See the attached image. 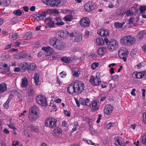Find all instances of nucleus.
<instances>
[{"instance_id":"1","label":"nucleus","mask_w":146,"mask_h":146,"mask_svg":"<svg viewBox=\"0 0 146 146\" xmlns=\"http://www.w3.org/2000/svg\"><path fill=\"white\" fill-rule=\"evenodd\" d=\"M84 88L85 85L83 82L79 80H75L69 85L67 91L71 94H76L82 93Z\"/></svg>"},{"instance_id":"2","label":"nucleus","mask_w":146,"mask_h":146,"mask_svg":"<svg viewBox=\"0 0 146 146\" xmlns=\"http://www.w3.org/2000/svg\"><path fill=\"white\" fill-rule=\"evenodd\" d=\"M39 109L36 105H34L30 109L29 111L31 113L29 115V120L32 121H35L39 116Z\"/></svg>"},{"instance_id":"3","label":"nucleus","mask_w":146,"mask_h":146,"mask_svg":"<svg viewBox=\"0 0 146 146\" xmlns=\"http://www.w3.org/2000/svg\"><path fill=\"white\" fill-rule=\"evenodd\" d=\"M128 50L125 48L122 47L120 48L118 52V54L119 57L122 58L124 61L126 60V58L128 55Z\"/></svg>"},{"instance_id":"4","label":"nucleus","mask_w":146,"mask_h":146,"mask_svg":"<svg viewBox=\"0 0 146 146\" xmlns=\"http://www.w3.org/2000/svg\"><path fill=\"white\" fill-rule=\"evenodd\" d=\"M118 44V42L116 40L112 39L109 42L108 46V49L110 51L112 52L117 48Z\"/></svg>"},{"instance_id":"5","label":"nucleus","mask_w":146,"mask_h":146,"mask_svg":"<svg viewBox=\"0 0 146 146\" xmlns=\"http://www.w3.org/2000/svg\"><path fill=\"white\" fill-rule=\"evenodd\" d=\"M37 102L41 106H47L46 98L44 97L41 95H38L36 98Z\"/></svg>"},{"instance_id":"6","label":"nucleus","mask_w":146,"mask_h":146,"mask_svg":"<svg viewBox=\"0 0 146 146\" xmlns=\"http://www.w3.org/2000/svg\"><path fill=\"white\" fill-rule=\"evenodd\" d=\"M95 7L94 3L92 1H89L85 5L84 8L86 11H90L94 9Z\"/></svg>"},{"instance_id":"7","label":"nucleus","mask_w":146,"mask_h":146,"mask_svg":"<svg viewBox=\"0 0 146 146\" xmlns=\"http://www.w3.org/2000/svg\"><path fill=\"white\" fill-rule=\"evenodd\" d=\"M66 45L64 42L58 39H55V48L62 50L66 48Z\"/></svg>"},{"instance_id":"8","label":"nucleus","mask_w":146,"mask_h":146,"mask_svg":"<svg viewBox=\"0 0 146 146\" xmlns=\"http://www.w3.org/2000/svg\"><path fill=\"white\" fill-rule=\"evenodd\" d=\"M89 81L91 84L94 86H98L101 83L100 78L95 77L93 76L90 77Z\"/></svg>"},{"instance_id":"9","label":"nucleus","mask_w":146,"mask_h":146,"mask_svg":"<svg viewBox=\"0 0 146 146\" xmlns=\"http://www.w3.org/2000/svg\"><path fill=\"white\" fill-rule=\"evenodd\" d=\"M99 103L97 100H96L92 101V104L89 105L91 111L92 112H95L99 109Z\"/></svg>"},{"instance_id":"10","label":"nucleus","mask_w":146,"mask_h":146,"mask_svg":"<svg viewBox=\"0 0 146 146\" xmlns=\"http://www.w3.org/2000/svg\"><path fill=\"white\" fill-rule=\"evenodd\" d=\"M90 23L89 19L87 17L82 18L80 21V25L84 27H88L90 25Z\"/></svg>"},{"instance_id":"11","label":"nucleus","mask_w":146,"mask_h":146,"mask_svg":"<svg viewBox=\"0 0 146 146\" xmlns=\"http://www.w3.org/2000/svg\"><path fill=\"white\" fill-rule=\"evenodd\" d=\"M55 119L52 117H49L46 119L45 121V125L50 128L55 127Z\"/></svg>"},{"instance_id":"12","label":"nucleus","mask_w":146,"mask_h":146,"mask_svg":"<svg viewBox=\"0 0 146 146\" xmlns=\"http://www.w3.org/2000/svg\"><path fill=\"white\" fill-rule=\"evenodd\" d=\"M68 32L66 31H60L56 33L57 37L60 38H66L67 37Z\"/></svg>"},{"instance_id":"13","label":"nucleus","mask_w":146,"mask_h":146,"mask_svg":"<svg viewBox=\"0 0 146 146\" xmlns=\"http://www.w3.org/2000/svg\"><path fill=\"white\" fill-rule=\"evenodd\" d=\"M115 144L116 146H125L124 139L121 137H117L114 139Z\"/></svg>"},{"instance_id":"14","label":"nucleus","mask_w":146,"mask_h":146,"mask_svg":"<svg viewBox=\"0 0 146 146\" xmlns=\"http://www.w3.org/2000/svg\"><path fill=\"white\" fill-rule=\"evenodd\" d=\"M113 109L114 108L111 105H107L104 108V112L106 115H109L112 112Z\"/></svg>"},{"instance_id":"15","label":"nucleus","mask_w":146,"mask_h":146,"mask_svg":"<svg viewBox=\"0 0 146 146\" xmlns=\"http://www.w3.org/2000/svg\"><path fill=\"white\" fill-rule=\"evenodd\" d=\"M97 33L101 36H106L109 35L108 31L104 29L98 30Z\"/></svg>"},{"instance_id":"16","label":"nucleus","mask_w":146,"mask_h":146,"mask_svg":"<svg viewBox=\"0 0 146 146\" xmlns=\"http://www.w3.org/2000/svg\"><path fill=\"white\" fill-rule=\"evenodd\" d=\"M42 49L45 52V55L46 56L50 55L53 52V50L49 46L43 47Z\"/></svg>"},{"instance_id":"17","label":"nucleus","mask_w":146,"mask_h":146,"mask_svg":"<svg viewBox=\"0 0 146 146\" xmlns=\"http://www.w3.org/2000/svg\"><path fill=\"white\" fill-rule=\"evenodd\" d=\"M129 40L128 36H123L120 39V43L124 45L128 46Z\"/></svg>"},{"instance_id":"18","label":"nucleus","mask_w":146,"mask_h":146,"mask_svg":"<svg viewBox=\"0 0 146 146\" xmlns=\"http://www.w3.org/2000/svg\"><path fill=\"white\" fill-rule=\"evenodd\" d=\"M45 21V23H47V25L49 27H52L54 26V21H53V19L50 17L46 19Z\"/></svg>"},{"instance_id":"19","label":"nucleus","mask_w":146,"mask_h":146,"mask_svg":"<svg viewBox=\"0 0 146 146\" xmlns=\"http://www.w3.org/2000/svg\"><path fill=\"white\" fill-rule=\"evenodd\" d=\"M82 36L78 34L77 36H75L74 38H72V40L74 42H79L82 40Z\"/></svg>"},{"instance_id":"20","label":"nucleus","mask_w":146,"mask_h":146,"mask_svg":"<svg viewBox=\"0 0 146 146\" xmlns=\"http://www.w3.org/2000/svg\"><path fill=\"white\" fill-rule=\"evenodd\" d=\"M43 3L47 5L53 7L55 5V0H42Z\"/></svg>"},{"instance_id":"21","label":"nucleus","mask_w":146,"mask_h":146,"mask_svg":"<svg viewBox=\"0 0 146 146\" xmlns=\"http://www.w3.org/2000/svg\"><path fill=\"white\" fill-rule=\"evenodd\" d=\"M27 70L29 71H33L36 67L35 64L34 63L29 64L27 63Z\"/></svg>"},{"instance_id":"22","label":"nucleus","mask_w":146,"mask_h":146,"mask_svg":"<svg viewBox=\"0 0 146 146\" xmlns=\"http://www.w3.org/2000/svg\"><path fill=\"white\" fill-rule=\"evenodd\" d=\"M146 34L145 31H141L138 33L136 36V38L139 40H141Z\"/></svg>"},{"instance_id":"23","label":"nucleus","mask_w":146,"mask_h":146,"mask_svg":"<svg viewBox=\"0 0 146 146\" xmlns=\"http://www.w3.org/2000/svg\"><path fill=\"white\" fill-rule=\"evenodd\" d=\"M7 89V85L5 83L0 84V94L5 92Z\"/></svg>"},{"instance_id":"24","label":"nucleus","mask_w":146,"mask_h":146,"mask_svg":"<svg viewBox=\"0 0 146 146\" xmlns=\"http://www.w3.org/2000/svg\"><path fill=\"white\" fill-rule=\"evenodd\" d=\"M80 103L83 105L88 106L87 104L90 101V99L87 98L86 100H85L83 98H80L79 100Z\"/></svg>"},{"instance_id":"25","label":"nucleus","mask_w":146,"mask_h":146,"mask_svg":"<svg viewBox=\"0 0 146 146\" xmlns=\"http://www.w3.org/2000/svg\"><path fill=\"white\" fill-rule=\"evenodd\" d=\"M28 80L25 77L23 78L22 79V83L21 84L22 88H26L28 85Z\"/></svg>"},{"instance_id":"26","label":"nucleus","mask_w":146,"mask_h":146,"mask_svg":"<svg viewBox=\"0 0 146 146\" xmlns=\"http://www.w3.org/2000/svg\"><path fill=\"white\" fill-rule=\"evenodd\" d=\"M107 50V48H106L102 47L99 48L97 50V52L99 55H102L104 53H106Z\"/></svg>"},{"instance_id":"27","label":"nucleus","mask_w":146,"mask_h":146,"mask_svg":"<svg viewBox=\"0 0 146 146\" xmlns=\"http://www.w3.org/2000/svg\"><path fill=\"white\" fill-rule=\"evenodd\" d=\"M71 58L66 56H64L60 58L62 62L66 63H69L72 60Z\"/></svg>"},{"instance_id":"28","label":"nucleus","mask_w":146,"mask_h":146,"mask_svg":"<svg viewBox=\"0 0 146 146\" xmlns=\"http://www.w3.org/2000/svg\"><path fill=\"white\" fill-rule=\"evenodd\" d=\"M11 3V0H0V5H8Z\"/></svg>"},{"instance_id":"29","label":"nucleus","mask_w":146,"mask_h":146,"mask_svg":"<svg viewBox=\"0 0 146 146\" xmlns=\"http://www.w3.org/2000/svg\"><path fill=\"white\" fill-rule=\"evenodd\" d=\"M129 38V42L128 46H130L133 44L135 41V38L132 36L131 35H128Z\"/></svg>"},{"instance_id":"30","label":"nucleus","mask_w":146,"mask_h":146,"mask_svg":"<svg viewBox=\"0 0 146 146\" xmlns=\"http://www.w3.org/2000/svg\"><path fill=\"white\" fill-rule=\"evenodd\" d=\"M96 44L99 45H102L104 43V39L101 37L97 38L96 41Z\"/></svg>"},{"instance_id":"31","label":"nucleus","mask_w":146,"mask_h":146,"mask_svg":"<svg viewBox=\"0 0 146 146\" xmlns=\"http://www.w3.org/2000/svg\"><path fill=\"white\" fill-rule=\"evenodd\" d=\"M125 22H123L121 23L119 22H115L114 24L115 27L117 28H121L123 27V25L125 23Z\"/></svg>"},{"instance_id":"32","label":"nucleus","mask_w":146,"mask_h":146,"mask_svg":"<svg viewBox=\"0 0 146 146\" xmlns=\"http://www.w3.org/2000/svg\"><path fill=\"white\" fill-rule=\"evenodd\" d=\"M20 56L21 58H27L30 57V56L25 52H21Z\"/></svg>"},{"instance_id":"33","label":"nucleus","mask_w":146,"mask_h":146,"mask_svg":"<svg viewBox=\"0 0 146 146\" xmlns=\"http://www.w3.org/2000/svg\"><path fill=\"white\" fill-rule=\"evenodd\" d=\"M72 75L76 77H78L79 76L78 73V68L75 67L72 70Z\"/></svg>"},{"instance_id":"34","label":"nucleus","mask_w":146,"mask_h":146,"mask_svg":"<svg viewBox=\"0 0 146 146\" xmlns=\"http://www.w3.org/2000/svg\"><path fill=\"white\" fill-rule=\"evenodd\" d=\"M33 35L31 32H27L25 34L24 38L25 39H29L32 38Z\"/></svg>"},{"instance_id":"35","label":"nucleus","mask_w":146,"mask_h":146,"mask_svg":"<svg viewBox=\"0 0 146 146\" xmlns=\"http://www.w3.org/2000/svg\"><path fill=\"white\" fill-rule=\"evenodd\" d=\"M34 79L35 80V83L36 85H38V82L39 81V75L37 73L35 74L34 76Z\"/></svg>"},{"instance_id":"36","label":"nucleus","mask_w":146,"mask_h":146,"mask_svg":"<svg viewBox=\"0 0 146 146\" xmlns=\"http://www.w3.org/2000/svg\"><path fill=\"white\" fill-rule=\"evenodd\" d=\"M18 37V35L17 33H10V38L11 40H15Z\"/></svg>"},{"instance_id":"37","label":"nucleus","mask_w":146,"mask_h":146,"mask_svg":"<svg viewBox=\"0 0 146 146\" xmlns=\"http://www.w3.org/2000/svg\"><path fill=\"white\" fill-rule=\"evenodd\" d=\"M19 66L22 70L25 71V69L27 70V63L23 62L20 64Z\"/></svg>"},{"instance_id":"38","label":"nucleus","mask_w":146,"mask_h":146,"mask_svg":"<svg viewBox=\"0 0 146 146\" xmlns=\"http://www.w3.org/2000/svg\"><path fill=\"white\" fill-rule=\"evenodd\" d=\"M28 95L30 96H32L33 95L34 91L33 88L30 87L29 88L28 91Z\"/></svg>"},{"instance_id":"39","label":"nucleus","mask_w":146,"mask_h":146,"mask_svg":"<svg viewBox=\"0 0 146 146\" xmlns=\"http://www.w3.org/2000/svg\"><path fill=\"white\" fill-rule=\"evenodd\" d=\"M1 57L2 59L3 60H5L8 58L9 57V56L8 54L6 53H3L1 54Z\"/></svg>"},{"instance_id":"40","label":"nucleus","mask_w":146,"mask_h":146,"mask_svg":"<svg viewBox=\"0 0 146 146\" xmlns=\"http://www.w3.org/2000/svg\"><path fill=\"white\" fill-rule=\"evenodd\" d=\"M64 19L65 21H70L72 19V15H67L64 17Z\"/></svg>"},{"instance_id":"41","label":"nucleus","mask_w":146,"mask_h":146,"mask_svg":"<svg viewBox=\"0 0 146 146\" xmlns=\"http://www.w3.org/2000/svg\"><path fill=\"white\" fill-rule=\"evenodd\" d=\"M74 126L72 129V131L73 132L75 131L76 130L77 128L78 127V123L77 121L74 122L73 123Z\"/></svg>"},{"instance_id":"42","label":"nucleus","mask_w":146,"mask_h":146,"mask_svg":"<svg viewBox=\"0 0 146 146\" xmlns=\"http://www.w3.org/2000/svg\"><path fill=\"white\" fill-rule=\"evenodd\" d=\"M13 13L17 16H21L22 14V12L20 9H17L14 11Z\"/></svg>"},{"instance_id":"43","label":"nucleus","mask_w":146,"mask_h":146,"mask_svg":"<svg viewBox=\"0 0 146 146\" xmlns=\"http://www.w3.org/2000/svg\"><path fill=\"white\" fill-rule=\"evenodd\" d=\"M55 37H53L50 38L49 39V43L50 45H52L54 47L55 44Z\"/></svg>"},{"instance_id":"44","label":"nucleus","mask_w":146,"mask_h":146,"mask_svg":"<svg viewBox=\"0 0 146 146\" xmlns=\"http://www.w3.org/2000/svg\"><path fill=\"white\" fill-rule=\"evenodd\" d=\"M139 10L140 14H143L144 13V12L146 10V7L144 6H141L139 8Z\"/></svg>"},{"instance_id":"45","label":"nucleus","mask_w":146,"mask_h":146,"mask_svg":"<svg viewBox=\"0 0 146 146\" xmlns=\"http://www.w3.org/2000/svg\"><path fill=\"white\" fill-rule=\"evenodd\" d=\"M35 18L38 21H40L43 19L40 14H38L35 16Z\"/></svg>"},{"instance_id":"46","label":"nucleus","mask_w":146,"mask_h":146,"mask_svg":"<svg viewBox=\"0 0 146 146\" xmlns=\"http://www.w3.org/2000/svg\"><path fill=\"white\" fill-rule=\"evenodd\" d=\"M46 12L47 14L49 13L50 15L54 14L55 13V9H48L46 10Z\"/></svg>"},{"instance_id":"47","label":"nucleus","mask_w":146,"mask_h":146,"mask_svg":"<svg viewBox=\"0 0 146 146\" xmlns=\"http://www.w3.org/2000/svg\"><path fill=\"white\" fill-rule=\"evenodd\" d=\"M99 65L98 63L94 62L91 65V68L93 70L95 69L96 67L98 66Z\"/></svg>"},{"instance_id":"48","label":"nucleus","mask_w":146,"mask_h":146,"mask_svg":"<svg viewBox=\"0 0 146 146\" xmlns=\"http://www.w3.org/2000/svg\"><path fill=\"white\" fill-rule=\"evenodd\" d=\"M142 143L146 145V134L143 135L142 140Z\"/></svg>"},{"instance_id":"49","label":"nucleus","mask_w":146,"mask_h":146,"mask_svg":"<svg viewBox=\"0 0 146 146\" xmlns=\"http://www.w3.org/2000/svg\"><path fill=\"white\" fill-rule=\"evenodd\" d=\"M30 128L32 130H33L35 132H38V128L36 126L33 125H31Z\"/></svg>"},{"instance_id":"50","label":"nucleus","mask_w":146,"mask_h":146,"mask_svg":"<svg viewBox=\"0 0 146 146\" xmlns=\"http://www.w3.org/2000/svg\"><path fill=\"white\" fill-rule=\"evenodd\" d=\"M145 76V74H143L142 72H138L137 78H143Z\"/></svg>"},{"instance_id":"51","label":"nucleus","mask_w":146,"mask_h":146,"mask_svg":"<svg viewBox=\"0 0 146 146\" xmlns=\"http://www.w3.org/2000/svg\"><path fill=\"white\" fill-rule=\"evenodd\" d=\"M58 78H59L58 77H57V81L56 84V86H59L60 85L62 84V82L60 81Z\"/></svg>"},{"instance_id":"52","label":"nucleus","mask_w":146,"mask_h":146,"mask_svg":"<svg viewBox=\"0 0 146 146\" xmlns=\"http://www.w3.org/2000/svg\"><path fill=\"white\" fill-rule=\"evenodd\" d=\"M9 103V101L8 100H7L3 105L4 108L6 109L8 108Z\"/></svg>"},{"instance_id":"53","label":"nucleus","mask_w":146,"mask_h":146,"mask_svg":"<svg viewBox=\"0 0 146 146\" xmlns=\"http://www.w3.org/2000/svg\"><path fill=\"white\" fill-rule=\"evenodd\" d=\"M64 113L66 116H67L68 117L70 116V113L69 112L67 111L66 110H64Z\"/></svg>"},{"instance_id":"54","label":"nucleus","mask_w":146,"mask_h":146,"mask_svg":"<svg viewBox=\"0 0 146 146\" xmlns=\"http://www.w3.org/2000/svg\"><path fill=\"white\" fill-rule=\"evenodd\" d=\"M8 127L10 128H11V129H13L14 130L16 129V128L15 125L13 124H12V123L10 124H9L8 125Z\"/></svg>"},{"instance_id":"55","label":"nucleus","mask_w":146,"mask_h":146,"mask_svg":"<svg viewBox=\"0 0 146 146\" xmlns=\"http://www.w3.org/2000/svg\"><path fill=\"white\" fill-rule=\"evenodd\" d=\"M19 144V141H14L13 142L12 145L13 146H17Z\"/></svg>"},{"instance_id":"56","label":"nucleus","mask_w":146,"mask_h":146,"mask_svg":"<svg viewBox=\"0 0 146 146\" xmlns=\"http://www.w3.org/2000/svg\"><path fill=\"white\" fill-rule=\"evenodd\" d=\"M60 74L61 75V77L64 78L66 76L67 74L65 72L63 71L60 73Z\"/></svg>"},{"instance_id":"57","label":"nucleus","mask_w":146,"mask_h":146,"mask_svg":"<svg viewBox=\"0 0 146 146\" xmlns=\"http://www.w3.org/2000/svg\"><path fill=\"white\" fill-rule=\"evenodd\" d=\"M64 23L63 21H60L56 22L55 23V25L58 26H61L64 25Z\"/></svg>"},{"instance_id":"58","label":"nucleus","mask_w":146,"mask_h":146,"mask_svg":"<svg viewBox=\"0 0 146 146\" xmlns=\"http://www.w3.org/2000/svg\"><path fill=\"white\" fill-rule=\"evenodd\" d=\"M132 76L134 78H138V72H135L133 74Z\"/></svg>"},{"instance_id":"59","label":"nucleus","mask_w":146,"mask_h":146,"mask_svg":"<svg viewBox=\"0 0 146 146\" xmlns=\"http://www.w3.org/2000/svg\"><path fill=\"white\" fill-rule=\"evenodd\" d=\"M134 19L133 18H130L129 19V24H133L134 23Z\"/></svg>"},{"instance_id":"60","label":"nucleus","mask_w":146,"mask_h":146,"mask_svg":"<svg viewBox=\"0 0 146 146\" xmlns=\"http://www.w3.org/2000/svg\"><path fill=\"white\" fill-rule=\"evenodd\" d=\"M90 34V32L88 31H86L84 35V36L86 38H88L89 37Z\"/></svg>"},{"instance_id":"61","label":"nucleus","mask_w":146,"mask_h":146,"mask_svg":"<svg viewBox=\"0 0 146 146\" xmlns=\"http://www.w3.org/2000/svg\"><path fill=\"white\" fill-rule=\"evenodd\" d=\"M60 0H55V6L57 7L58 5L60 4Z\"/></svg>"},{"instance_id":"62","label":"nucleus","mask_w":146,"mask_h":146,"mask_svg":"<svg viewBox=\"0 0 146 146\" xmlns=\"http://www.w3.org/2000/svg\"><path fill=\"white\" fill-rule=\"evenodd\" d=\"M47 13L46 12V11L44 12H43L41 14H40L41 15L42 18L43 17H45L47 15Z\"/></svg>"},{"instance_id":"63","label":"nucleus","mask_w":146,"mask_h":146,"mask_svg":"<svg viewBox=\"0 0 146 146\" xmlns=\"http://www.w3.org/2000/svg\"><path fill=\"white\" fill-rule=\"evenodd\" d=\"M27 112V111L26 110H24L23 113H21L20 115H19V117H24V115H25V113Z\"/></svg>"},{"instance_id":"64","label":"nucleus","mask_w":146,"mask_h":146,"mask_svg":"<svg viewBox=\"0 0 146 146\" xmlns=\"http://www.w3.org/2000/svg\"><path fill=\"white\" fill-rule=\"evenodd\" d=\"M133 14V11L130 10L128 11L127 12V15L128 16H131V15H132Z\"/></svg>"}]
</instances>
